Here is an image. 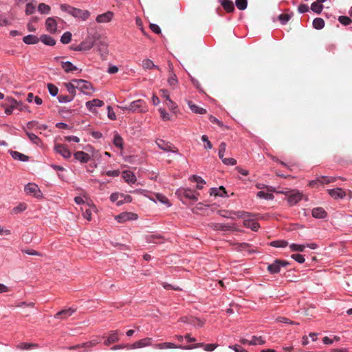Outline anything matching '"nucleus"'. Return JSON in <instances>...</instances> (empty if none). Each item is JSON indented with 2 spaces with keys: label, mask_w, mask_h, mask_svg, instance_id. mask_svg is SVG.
<instances>
[{
  "label": "nucleus",
  "mask_w": 352,
  "mask_h": 352,
  "mask_svg": "<svg viewBox=\"0 0 352 352\" xmlns=\"http://www.w3.org/2000/svg\"><path fill=\"white\" fill-rule=\"evenodd\" d=\"M152 342V338H146L142 340H140L133 344L130 345V349H134L137 348L145 347L147 346H151Z\"/></svg>",
  "instance_id": "obj_12"
},
{
  "label": "nucleus",
  "mask_w": 352,
  "mask_h": 352,
  "mask_svg": "<svg viewBox=\"0 0 352 352\" xmlns=\"http://www.w3.org/2000/svg\"><path fill=\"white\" fill-rule=\"evenodd\" d=\"M7 100L8 101L9 107L6 108L5 113L7 115H10L12 114L13 110L15 109V108H18L19 102L12 98H8Z\"/></svg>",
  "instance_id": "obj_19"
},
{
  "label": "nucleus",
  "mask_w": 352,
  "mask_h": 352,
  "mask_svg": "<svg viewBox=\"0 0 352 352\" xmlns=\"http://www.w3.org/2000/svg\"><path fill=\"white\" fill-rule=\"evenodd\" d=\"M40 40L46 45L54 46L56 44V41L52 36L47 34L41 35L39 38Z\"/></svg>",
  "instance_id": "obj_27"
},
{
  "label": "nucleus",
  "mask_w": 352,
  "mask_h": 352,
  "mask_svg": "<svg viewBox=\"0 0 352 352\" xmlns=\"http://www.w3.org/2000/svg\"><path fill=\"white\" fill-rule=\"evenodd\" d=\"M38 345L33 343L22 342L18 345V348L22 350H28L31 348H36Z\"/></svg>",
  "instance_id": "obj_42"
},
{
  "label": "nucleus",
  "mask_w": 352,
  "mask_h": 352,
  "mask_svg": "<svg viewBox=\"0 0 352 352\" xmlns=\"http://www.w3.org/2000/svg\"><path fill=\"white\" fill-rule=\"evenodd\" d=\"M311 9L313 12L320 14L323 9V6L318 2H314L311 5Z\"/></svg>",
  "instance_id": "obj_41"
},
{
  "label": "nucleus",
  "mask_w": 352,
  "mask_h": 352,
  "mask_svg": "<svg viewBox=\"0 0 352 352\" xmlns=\"http://www.w3.org/2000/svg\"><path fill=\"white\" fill-rule=\"evenodd\" d=\"M177 193L186 199L194 201H197L198 199L197 196L199 195L198 192H195L188 188L180 189L177 191Z\"/></svg>",
  "instance_id": "obj_8"
},
{
  "label": "nucleus",
  "mask_w": 352,
  "mask_h": 352,
  "mask_svg": "<svg viewBox=\"0 0 352 352\" xmlns=\"http://www.w3.org/2000/svg\"><path fill=\"white\" fill-rule=\"evenodd\" d=\"M73 82L76 83V88L80 89L84 94H91V91L92 90V86L90 82H87V80L81 79H75L73 80Z\"/></svg>",
  "instance_id": "obj_4"
},
{
  "label": "nucleus",
  "mask_w": 352,
  "mask_h": 352,
  "mask_svg": "<svg viewBox=\"0 0 352 352\" xmlns=\"http://www.w3.org/2000/svg\"><path fill=\"white\" fill-rule=\"evenodd\" d=\"M226 149V144L221 142L219 146V157L222 160L224 158V153Z\"/></svg>",
  "instance_id": "obj_53"
},
{
  "label": "nucleus",
  "mask_w": 352,
  "mask_h": 352,
  "mask_svg": "<svg viewBox=\"0 0 352 352\" xmlns=\"http://www.w3.org/2000/svg\"><path fill=\"white\" fill-rule=\"evenodd\" d=\"M154 348L157 349H176L179 348V346H177L174 343L172 342H161L155 344L154 346Z\"/></svg>",
  "instance_id": "obj_23"
},
{
  "label": "nucleus",
  "mask_w": 352,
  "mask_h": 352,
  "mask_svg": "<svg viewBox=\"0 0 352 352\" xmlns=\"http://www.w3.org/2000/svg\"><path fill=\"white\" fill-rule=\"evenodd\" d=\"M62 67L67 73L74 72L78 69V68L69 61L62 62Z\"/></svg>",
  "instance_id": "obj_30"
},
{
  "label": "nucleus",
  "mask_w": 352,
  "mask_h": 352,
  "mask_svg": "<svg viewBox=\"0 0 352 352\" xmlns=\"http://www.w3.org/2000/svg\"><path fill=\"white\" fill-rule=\"evenodd\" d=\"M47 89H48V91H49L50 94L52 96H55L57 95L58 91V89L54 85H53L52 83H48L47 84Z\"/></svg>",
  "instance_id": "obj_50"
},
{
  "label": "nucleus",
  "mask_w": 352,
  "mask_h": 352,
  "mask_svg": "<svg viewBox=\"0 0 352 352\" xmlns=\"http://www.w3.org/2000/svg\"><path fill=\"white\" fill-rule=\"evenodd\" d=\"M328 193L335 199H343L346 196L345 192L340 188L329 189Z\"/></svg>",
  "instance_id": "obj_14"
},
{
  "label": "nucleus",
  "mask_w": 352,
  "mask_h": 352,
  "mask_svg": "<svg viewBox=\"0 0 352 352\" xmlns=\"http://www.w3.org/2000/svg\"><path fill=\"white\" fill-rule=\"evenodd\" d=\"M113 144L116 146L122 148L123 140L120 135L116 134L113 139Z\"/></svg>",
  "instance_id": "obj_47"
},
{
  "label": "nucleus",
  "mask_w": 352,
  "mask_h": 352,
  "mask_svg": "<svg viewBox=\"0 0 352 352\" xmlns=\"http://www.w3.org/2000/svg\"><path fill=\"white\" fill-rule=\"evenodd\" d=\"M54 149L58 153L61 155L65 159L69 158L71 157V152L65 144H56Z\"/></svg>",
  "instance_id": "obj_10"
},
{
  "label": "nucleus",
  "mask_w": 352,
  "mask_h": 352,
  "mask_svg": "<svg viewBox=\"0 0 352 352\" xmlns=\"http://www.w3.org/2000/svg\"><path fill=\"white\" fill-rule=\"evenodd\" d=\"M155 142L157 146L165 152L177 153L178 151L177 148L169 142L158 139Z\"/></svg>",
  "instance_id": "obj_5"
},
{
  "label": "nucleus",
  "mask_w": 352,
  "mask_h": 352,
  "mask_svg": "<svg viewBox=\"0 0 352 352\" xmlns=\"http://www.w3.org/2000/svg\"><path fill=\"white\" fill-rule=\"evenodd\" d=\"M118 331H111L107 339L104 342V344L108 346L111 344L116 343L119 341Z\"/></svg>",
  "instance_id": "obj_18"
},
{
  "label": "nucleus",
  "mask_w": 352,
  "mask_h": 352,
  "mask_svg": "<svg viewBox=\"0 0 352 352\" xmlns=\"http://www.w3.org/2000/svg\"><path fill=\"white\" fill-rule=\"evenodd\" d=\"M23 41L26 44H36L39 41V38L34 35H28L23 37Z\"/></svg>",
  "instance_id": "obj_31"
},
{
  "label": "nucleus",
  "mask_w": 352,
  "mask_h": 352,
  "mask_svg": "<svg viewBox=\"0 0 352 352\" xmlns=\"http://www.w3.org/2000/svg\"><path fill=\"white\" fill-rule=\"evenodd\" d=\"M122 177L128 184H134L136 181L135 176L129 170L123 171Z\"/></svg>",
  "instance_id": "obj_25"
},
{
  "label": "nucleus",
  "mask_w": 352,
  "mask_h": 352,
  "mask_svg": "<svg viewBox=\"0 0 352 352\" xmlns=\"http://www.w3.org/2000/svg\"><path fill=\"white\" fill-rule=\"evenodd\" d=\"M204 343H197L193 345H189V346H179V349H193L199 347H204Z\"/></svg>",
  "instance_id": "obj_55"
},
{
  "label": "nucleus",
  "mask_w": 352,
  "mask_h": 352,
  "mask_svg": "<svg viewBox=\"0 0 352 352\" xmlns=\"http://www.w3.org/2000/svg\"><path fill=\"white\" fill-rule=\"evenodd\" d=\"M165 103H166V106L168 107V108L170 110H174L177 107L175 102H173L170 98L166 100Z\"/></svg>",
  "instance_id": "obj_60"
},
{
  "label": "nucleus",
  "mask_w": 352,
  "mask_h": 352,
  "mask_svg": "<svg viewBox=\"0 0 352 352\" xmlns=\"http://www.w3.org/2000/svg\"><path fill=\"white\" fill-rule=\"evenodd\" d=\"M291 257L299 263H303L305 262V258L300 254H294Z\"/></svg>",
  "instance_id": "obj_58"
},
{
  "label": "nucleus",
  "mask_w": 352,
  "mask_h": 352,
  "mask_svg": "<svg viewBox=\"0 0 352 352\" xmlns=\"http://www.w3.org/2000/svg\"><path fill=\"white\" fill-rule=\"evenodd\" d=\"M60 8L62 11L83 21L87 20L90 16V12L88 10L74 8L67 4H61Z\"/></svg>",
  "instance_id": "obj_1"
},
{
  "label": "nucleus",
  "mask_w": 352,
  "mask_h": 352,
  "mask_svg": "<svg viewBox=\"0 0 352 352\" xmlns=\"http://www.w3.org/2000/svg\"><path fill=\"white\" fill-rule=\"evenodd\" d=\"M137 219L138 215L132 212H123L116 217V219L120 223Z\"/></svg>",
  "instance_id": "obj_11"
},
{
  "label": "nucleus",
  "mask_w": 352,
  "mask_h": 352,
  "mask_svg": "<svg viewBox=\"0 0 352 352\" xmlns=\"http://www.w3.org/2000/svg\"><path fill=\"white\" fill-rule=\"evenodd\" d=\"M24 190L26 194L32 195L36 198L42 196L40 189L35 184L29 183L25 186Z\"/></svg>",
  "instance_id": "obj_6"
},
{
  "label": "nucleus",
  "mask_w": 352,
  "mask_h": 352,
  "mask_svg": "<svg viewBox=\"0 0 352 352\" xmlns=\"http://www.w3.org/2000/svg\"><path fill=\"white\" fill-rule=\"evenodd\" d=\"M288 243L285 240H276L270 243V245L275 248H285L287 246Z\"/></svg>",
  "instance_id": "obj_39"
},
{
  "label": "nucleus",
  "mask_w": 352,
  "mask_h": 352,
  "mask_svg": "<svg viewBox=\"0 0 352 352\" xmlns=\"http://www.w3.org/2000/svg\"><path fill=\"white\" fill-rule=\"evenodd\" d=\"M292 16L289 14H281L278 16V19L283 25L286 24Z\"/></svg>",
  "instance_id": "obj_48"
},
{
  "label": "nucleus",
  "mask_w": 352,
  "mask_h": 352,
  "mask_svg": "<svg viewBox=\"0 0 352 352\" xmlns=\"http://www.w3.org/2000/svg\"><path fill=\"white\" fill-rule=\"evenodd\" d=\"M163 287L166 289H173V290H176V291H179L181 290V289L179 288V287L178 286H175V285H173L171 284H168L167 283H162Z\"/></svg>",
  "instance_id": "obj_59"
},
{
  "label": "nucleus",
  "mask_w": 352,
  "mask_h": 352,
  "mask_svg": "<svg viewBox=\"0 0 352 352\" xmlns=\"http://www.w3.org/2000/svg\"><path fill=\"white\" fill-rule=\"evenodd\" d=\"M81 210L82 211V216L84 218L87 219L88 221H90L91 219V212L89 208H85V210L83 208H81Z\"/></svg>",
  "instance_id": "obj_57"
},
{
  "label": "nucleus",
  "mask_w": 352,
  "mask_h": 352,
  "mask_svg": "<svg viewBox=\"0 0 352 352\" xmlns=\"http://www.w3.org/2000/svg\"><path fill=\"white\" fill-rule=\"evenodd\" d=\"M236 6L240 10H244L247 8L248 1L247 0H236Z\"/></svg>",
  "instance_id": "obj_45"
},
{
  "label": "nucleus",
  "mask_w": 352,
  "mask_h": 352,
  "mask_svg": "<svg viewBox=\"0 0 352 352\" xmlns=\"http://www.w3.org/2000/svg\"><path fill=\"white\" fill-rule=\"evenodd\" d=\"M209 226L214 230L229 231L234 230V226L230 224L212 223Z\"/></svg>",
  "instance_id": "obj_13"
},
{
  "label": "nucleus",
  "mask_w": 352,
  "mask_h": 352,
  "mask_svg": "<svg viewBox=\"0 0 352 352\" xmlns=\"http://www.w3.org/2000/svg\"><path fill=\"white\" fill-rule=\"evenodd\" d=\"M80 44L83 47V51L89 50L94 45V41L92 38H87Z\"/></svg>",
  "instance_id": "obj_34"
},
{
  "label": "nucleus",
  "mask_w": 352,
  "mask_h": 352,
  "mask_svg": "<svg viewBox=\"0 0 352 352\" xmlns=\"http://www.w3.org/2000/svg\"><path fill=\"white\" fill-rule=\"evenodd\" d=\"M10 155L14 159L18 160H20L22 162H26L29 159V157L27 155H25L23 153H21L18 151H11Z\"/></svg>",
  "instance_id": "obj_29"
},
{
  "label": "nucleus",
  "mask_w": 352,
  "mask_h": 352,
  "mask_svg": "<svg viewBox=\"0 0 352 352\" xmlns=\"http://www.w3.org/2000/svg\"><path fill=\"white\" fill-rule=\"evenodd\" d=\"M76 160L82 163H87L90 160V156L88 153L83 151H77L74 154Z\"/></svg>",
  "instance_id": "obj_20"
},
{
  "label": "nucleus",
  "mask_w": 352,
  "mask_h": 352,
  "mask_svg": "<svg viewBox=\"0 0 352 352\" xmlns=\"http://www.w3.org/2000/svg\"><path fill=\"white\" fill-rule=\"evenodd\" d=\"M113 16V13L111 11H108L105 13H103L102 14H99L96 17V21L98 23H108L111 21Z\"/></svg>",
  "instance_id": "obj_17"
},
{
  "label": "nucleus",
  "mask_w": 352,
  "mask_h": 352,
  "mask_svg": "<svg viewBox=\"0 0 352 352\" xmlns=\"http://www.w3.org/2000/svg\"><path fill=\"white\" fill-rule=\"evenodd\" d=\"M192 181L197 183V188L198 189H202L204 187V184H205V181L199 176L193 175L192 177Z\"/></svg>",
  "instance_id": "obj_43"
},
{
  "label": "nucleus",
  "mask_w": 352,
  "mask_h": 352,
  "mask_svg": "<svg viewBox=\"0 0 352 352\" xmlns=\"http://www.w3.org/2000/svg\"><path fill=\"white\" fill-rule=\"evenodd\" d=\"M36 1H31L26 4L25 12L27 15L32 14L35 12L36 9Z\"/></svg>",
  "instance_id": "obj_33"
},
{
  "label": "nucleus",
  "mask_w": 352,
  "mask_h": 352,
  "mask_svg": "<svg viewBox=\"0 0 352 352\" xmlns=\"http://www.w3.org/2000/svg\"><path fill=\"white\" fill-rule=\"evenodd\" d=\"M45 25L47 30L52 34L55 33L57 30V23L54 18H47L45 21Z\"/></svg>",
  "instance_id": "obj_15"
},
{
  "label": "nucleus",
  "mask_w": 352,
  "mask_h": 352,
  "mask_svg": "<svg viewBox=\"0 0 352 352\" xmlns=\"http://www.w3.org/2000/svg\"><path fill=\"white\" fill-rule=\"evenodd\" d=\"M38 10L41 14H48L50 12L51 8H50V6H48L44 3H41L38 6Z\"/></svg>",
  "instance_id": "obj_35"
},
{
  "label": "nucleus",
  "mask_w": 352,
  "mask_h": 352,
  "mask_svg": "<svg viewBox=\"0 0 352 352\" xmlns=\"http://www.w3.org/2000/svg\"><path fill=\"white\" fill-rule=\"evenodd\" d=\"M318 181L320 182V184H327L329 183L335 182L336 181V178L333 177L320 176L318 177Z\"/></svg>",
  "instance_id": "obj_36"
},
{
  "label": "nucleus",
  "mask_w": 352,
  "mask_h": 352,
  "mask_svg": "<svg viewBox=\"0 0 352 352\" xmlns=\"http://www.w3.org/2000/svg\"><path fill=\"white\" fill-rule=\"evenodd\" d=\"M311 213L314 217L318 219H324L327 216V212L322 207L314 208Z\"/></svg>",
  "instance_id": "obj_21"
},
{
  "label": "nucleus",
  "mask_w": 352,
  "mask_h": 352,
  "mask_svg": "<svg viewBox=\"0 0 352 352\" xmlns=\"http://www.w3.org/2000/svg\"><path fill=\"white\" fill-rule=\"evenodd\" d=\"M219 190H222L224 194H226V190L223 186H220L219 188H212L210 189V195L223 197V194L219 192Z\"/></svg>",
  "instance_id": "obj_38"
},
{
  "label": "nucleus",
  "mask_w": 352,
  "mask_h": 352,
  "mask_svg": "<svg viewBox=\"0 0 352 352\" xmlns=\"http://www.w3.org/2000/svg\"><path fill=\"white\" fill-rule=\"evenodd\" d=\"M208 119L212 123L217 124L220 127H222L223 126V124L221 121L219 120L217 118H216L212 115L209 116Z\"/></svg>",
  "instance_id": "obj_61"
},
{
  "label": "nucleus",
  "mask_w": 352,
  "mask_h": 352,
  "mask_svg": "<svg viewBox=\"0 0 352 352\" xmlns=\"http://www.w3.org/2000/svg\"><path fill=\"white\" fill-rule=\"evenodd\" d=\"M123 110H127L132 112H145L147 111L145 101L138 100L132 102L129 107H122Z\"/></svg>",
  "instance_id": "obj_3"
},
{
  "label": "nucleus",
  "mask_w": 352,
  "mask_h": 352,
  "mask_svg": "<svg viewBox=\"0 0 352 352\" xmlns=\"http://www.w3.org/2000/svg\"><path fill=\"white\" fill-rule=\"evenodd\" d=\"M229 348L233 349L235 352H248L247 350L244 349L239 344L230 346Z\"/></svg>",
  "instance_id": "obj_62"
},
{
  "label": "nucleus",
  "mask_w": 352,
  "mask_h": 352,
  "mask_svg": "<svg viewBox=\"0 0 352 352\" xmlns=\"http://www.w3.org/2000/svg\"><path fill=\"white\" fill-rule=\"evenodd\" d=\"M72 40V33L69 32H65L61 38L60 41L63 44H68Z\"/></svg>",
  "instance_id": "obj_44"
},
{
  "label": "nucleus",
  "mask_w": 352,
  "mask_h": 352,
  "mask_svg": "<svg viewBox=\"0 0 352 352\" xmlns=\"http://www.w3.org/2000/svg\"><path fill=\"white\" fill-rule=\"evenodd\" d=\"M168 83L171 87H175L177 84V78L175 74H170L168 79Z\"/></svg>",
  "instance_id": "obj_51"
},
{
  "label": "nucleus",
  "mask_w": 352,
  "mask_h": 352,
  "mask_svg": "<svg viewBox=\"0 0 352 352\" xmlns=\"http://www.w3.org/2000/svg\"><path fill=\"white\" fill-rule=\"evenodd\" d=\"M223 164L226 165H235L236 164V160L234 158H223L222 160Z\"/></svg>",
  "instance_id": "obj_63"
},
{
  "label": "nucleus",
  "mask_w": 352,
  "mask_h": 352,
  "mask_svg": "<svg viewBox=\"0 0 352 352\" xmlns=\"http://www.w3.org/2000/svg\"><path fill=\"white\" fill-rule=\"evenodd\" d=\"M108 110V118L112 120H115L116 119V113H114L112 107L111 106L107 107Z\"/></svg>",
  "instance_id": "obj_64"
},
{
  "label": "nucleus",
  "mask_w": 352,
  "mask_h": 352,
  "mask_svg": "<svg viewBox=\"0 0 352 352\" xmlns=\"http://www.w3.org/2000/svg\"><path fill=\"white\" fill-rule=\"evenodd\" d=\"M104 105V102L99 99H94L86 102L87 108L91 112L94 111V107H102Z\"/></svg>",
  "instance_id": "obj_22"
},
{
  "label": "nucleus",
  "mask_w": 352,
  "mask_h": 352,
  "mask_svg": "<svg viewBox=\"0 0 352 352\" xmlns=\"http://www.w3.org/2000/svg\"><path fill=\"white\" fill-rule=\"evenodd\" d=\"M302 195L298 191H292L288 193L287 201L290 206L296 204L299 201L302 199Z\"/></svg>",
  "instance_id": "obj_9"
},
{
  "label": "nucleus",
  "mask_w": 352,
  "mask_h": 352,
  "mask_svg": "<svg viewBox=\"0 0 352 352\" xmlns=\"http://www.w3.org/2000/svg\"><path fill=\"white\" fill-rule=\"evenodd\" d=\"M153 200H157V201H160L162 204H166L167 206H170V204L169 203V201H168V198L166 196H164V195H162V194L155 193L153 195Z\"/></svg>",
  "instance_id": "obj_28"
},
{
  "label": "nucleus",
  "mask_w": 352,
  "mask_h": 352,
  "mask_svg": "<svg viewBox=\"0 0 352 352\" xmlns=\"http://www.w3.org/2000/svg\"><path fill=\"white\" fill-rule=\"evenodd\" d=\"M313 26L317 30H320L324 26V21L321 18H316L313 21Z\"/></svg>",
  "instance_id": "obj_40"
},
{
  "label": "nucleus",
  "mask_w": 352,
  "mask_h": 352,
  "mask_svg": "<svg viewBox=\"0 0 352 352\" xmlns=\"http://www.w3.org/2000/svg\"><path fill=\"white\" fill-rule=\"evenodd\" d=\"M223 9L227 12H232L234 10V3L231 0H219Z\"/></svg>",
  "instance_id": "obj_26"
},
{
  "label": "nucleus",
  "mask_w": 352,
  "mask_h": 352,
  "mask_svg": "<svg viewBox=\"0 0 352 352\" xmlns=\"http://www.w3.org/2000/svg\"><path fill=\"white\" fill-rule=\"evenodd\" d=\"M338 21L340 23H342L344 25H347L352 23V20L349 17L346 16H339Z\"/></svg>",
  "instance_id": "obj_54"
},
{
  "label": "nucleus",
  "mask_w": 352,
  "mask_h": 352,
  "mask_svg": "<svg viewBox=\"0 0 352 352\" xmlns=\"http://www.w3.org/2000/svg\"><path fill=\"white\" fill-rule=\"evenodd\" d=\"M289 248L292 251L303 252L305 248V245H298L292 243L289 245Z\"/></svg>",
  "instance_id": "obj_52"
},
{
  "label": "nucleus",
  "mask_w": 352,
  "mask_h": 352,
  "mask_svg": "<svg viewBox=\"0 0 352 352\" xmlns=\"http://www.w3.org/2000/svg\"><path fill=\"white\" fill-rule=\"evenodd\" d=\"M76 311V309L74 308H69L67 309H63L60 311H58L54 315L55 318H61V319H66L69 316H71L74 312Z\"/></svg>",
  "instance_id": "obj_16"
},
{
  "label": "nucleus",
  "mask_w": 352,
  "mask_h": 352,
  "mask_svg": "<svg viewBox=\"0 0 352 352\" xmlns=\"http://www.w3.org/2000/svg\"><path fill=\"white\" fill-rule=\"evenodd\" d=\"M142 67L145 69H151L156 68L160 70L158 66L155 65L153 62L150 59H145L142 61Z\"/></svg>",
  "instance_id": "obj_32"
},
{
  "label": "nucleus",
  "mask_w": 352,
  "mask_h": 352,
  "mask_svg": "<svg viewBox=\"0 0 352 352\" xmlns=\"http://www.w3.org/2000/svg\"><path fill=\"white\" fill-rule=\"evenodd\" d=\"M187 104H188L189 108L190 109V110L195 113L205 114L207 112L206 109H205L202 107H198L197 105L193 104L192 101L188 100Z\"/></svg>",
  "instance_id": "obj_24"
},
{
  "label": "nucleus",
  "mask_w": 352,
  "mask_h": 352,
  "mask_svg": "<svg viewBox=\"0 0 352 352\" xmlns=\"http://www.w3.org/2000/svg\"><path fill=\"white\" fill-rule=\"evenodd\" d=\"M237 215L239 218L244 219L243 225L245 227L250 228L253 231H257L260 228V225L258 222L250 219H246L251 217V214L249 212H238Z\"/></svg>",
  "instance_id": "obj_2"
},
{
  "label": "nucleus",
  "mask_w": 352,
  "mask_h": 352,
  "mask_svg": "<svg viewBox=\"0 0 352 352\" xmlns=\"http://www.w3.org/2000/svg\"><path fill=\"white\" fill-rule=\"evenodd\" d=\"M287 262L280 260H276L273 263L267 266V270L271 274H277L280 272L281 267H285Z\"/></svg>",
  "instance_id": "obj_7"
},
{
  "label": "nucleus",
  "mask_w": 352,
  "mask_h": 352,
  "mask_svg": "<svg viewBox=\"0 0 352 352\" xmlns=\"http://www.w3.org/2000/svg\"><path fill=\"white\" fill-rule=\"evenodd\" d=\"M26 134L28 136L29 139L34 144H38L41 142L40 138L32 133H30L26 131Z\"/></svg>",
  "instance_id": "obj_49"
},
{
  "label": "nucleus",
  "mask_w": 352,
  "mask_h": 352,
  "mask_svg": "<svg viewBox=\"0 0 352 352\" xmlns=\"http://www.w3.org/2000/svg\"><path fill=\"white\" fill-rule=\"evenodd\" d=\"M60 102H68L73 100V96L60 95L58 96Z\"/></svg>",
  "instance_id": "obj_56"
},
{
  "label": "nucleus",
  "mask_w": 352,
  "mask_h": 352,
  "mask_svg": "<svg viewBox=\"0 0 352 352\" xmlns=\"http://www.w3.org/2000/svg\"><path fill=\"white\" fill-rule=\"evenodd\" d=\"M256 195L259 198L265 199L267 200H272L274 199V195L272 193H267L263 191H258Z\"/></svg>",
  "instance_id": "obj_46"
},
{
  "label": "nucleus",
  "mask_w": 352,
  "mask_h": 352,
  "mask_svg": "<svg viewBox=\"0 0 352 352\" xmlns=\"http://www.w3.org/2000/svg\"><path fill=\"white\" fill-rule=\"evenodd\" d=\"M65 87L67 89V91L72 95L71 96H73V98H74L76 94V89H77L76 87V83H74L72 81V82L66 83Z\"/></svg>",
  "instance_id": "obj_37"
}]
</instances>
